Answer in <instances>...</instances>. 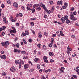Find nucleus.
<instances>
[{
  "label": "nucleus",
  "mask_w": 79,
  "mask_h": 79,
  "mask_svg": "<svg viewBox=\"0 0 79 79\" xmlns=\"http://www.w3.org/2000/svg\"><path fill=\"white\" fill-rule=\"evenodd\" d=\"M60 34L61 36H62L63 37H64V34L63 33L62 31H60Z\"/></svg>",
  "instance_id": "f3484780"
},
{
  "label": "nucleus",
  "mask_w": 79,
  "mask_h": 79,
  "mask_svg": "<svg viewBox=\"0 0 79 79\" xmlns=\"http://www.w3.org/2000/svg\"><path fill=\"white\" fill-rule=\"evenodd\" d=\"M40 5L41 7H42L43 6V5H44V4H43V3H40Z\"/></svg>",
  "instance_id": "3c124183"
},
{
  "label": "nucleus",
  "mask_w": 79,
  "mask_h": 79,
  "mask_svg": "<svg viewBox=\"0 0 79 79\" xmlns=\"http://www.w3.org/2000/svg\"><path fill=\"white\" fill-rule=\"evenodd\" d=\"M1 29H2V30H5V29H6V27H5V26L2 27Z\"/></svg>",
  "instance_id": "473e14b6"
},
{
  "label": "nucleus",
  "mask_w": 79,
  "mask_h": 79,
  "mask_svg": "<svg viewBox=\"0 0 79 79\" xmlns=\"http://www.w3.org/2000/svg\"><path fill=\"white\" fill-rule=\"evenodd\" d=\"M76 54L73 53V54L72 55V57H75V56H76Z\"/></svg>",
  "instance_id": "c03bdc74"
},
{
  "label": "nucleus",
  "mask_w": 79,
  "mask_h": 79,
  "mask_svg": "<svg viewBox=\"0 0 79 79\" xmlns=\"http://www.w3.org/2000/svg\"><path fill=\"white\" fill-rule=\"evenodd\" d=\"M27 9L28 10H29V11H31V8L28 6H27Z\"/></svg>",
  "instance_id": "2f4dec72"
},
{
  "label": "nucleus",
  "mask_w": 79,
  "mask_h": 79,
  "mask_svg": "<svg viewBox=\"0 0 79 79\" xmlns=\"http://www.w3.org/2000/svg\"><path fill=\"white\" fill-rule=\"evenodd\" d=\"M32 13H34V12H35V9L33 8V9H31Z\"/></svg>",
  "instance_id": "7c9ffc66"
},
{
  "label": "nucleus",
  "mask_w": 79,
  "mask_h": 79,
  "mask_svg": "<svg viewBox=\"0 0 79 79\" xmlns=\"http://www.w3.org/2000/svg\"><path fill=\"white\" fill-rule=\"evenodd\" d=\"M3 21L5 24H8V21L6 20V17L3 18Z\"/></svg>",
  "instance_id": "f03ea898"
},
{
  "label": "nucleus",
  "mask_w": 79,
  "mask_h": 79,
  "mask_svg": "<svg viewBox=\"0 0 79 79\" xmlns=\"http://www.w3.org/2000/svg\"><path fill=\"white\" fill-rule=\"evenodd\" d=\"M26 35H28L29 34V32L27 31H25V33Z\"/></svg>",
  "instance_id": "aec40b11"
},
{
  "label": "nucleus",
  "mask_w": 79,
  "mask_h": 79,
  "mask_svg": "<svg viewBox=\"0 0 79 79\" xmlns=\"http://www.w3.org/2000/svg\"><path fill=\"white\" fill-rule=\"evenodd\" d=\"M46 49H47V48H46V46H45V45H43L42 48V49L46 50Z\"/></svg>",
  "instance_id": "a878e982"
},
{
  "label": "nucleus",
  "mask_w": 79,
  "mask_h": 79,
  "mask_svg": "<svg viewBox=\"0 0 79 79\" xmlns=\"http://www.w3.org/2000/svg\"><path fill=\"white\" fill-rule=\"evenodd\" d=\"M49 2H50V4H51V5H52V4H53V2L52 1H50Z\"/></svg>",
  "instance_id": "37998d69"
},
{
  "label": "nucleus",
  "mask_w": 79,
  "mask_h": 79,
  "mask_svg": "<svg viewBox=\"0 0 79 79\" xmlns=\"http://www.w3.org/2000/svg\"><path fill=\"white\" fill-rule=\"evenodd\" d=\"M21 53L22 54H25L26 53V51H21Z\"/></svg>",
  "instance_id": "58836bf2"
},
{
  "label": "nucleus",
  "mask_w": 79,
  "mask_h": 79,
  "mask_svg": "<svg viewBox=\"0 0 79 79\" xmlns=\"http://www.w3.org/2000/svg\"><path fill=\"white\" fill-rule=\"evenodd\" d=\"M74 10V7H72L71 9V10L73 11V10Z\"/></svg>",
  "instance_id": "052dcab7"
},
{
  "label": "nucleus",
  "mask_w": 79,
  "mask_h": 79,
  "mask_svg": "<svg viewBox=\"0 0 79 79\" xmlns=\"http://www.w3.org/2000/svg\"><path fill=\"white\" fill-rule=\"evenodd\" d=\"M20 62H21V63H22V64H24V61L23 60H22L21 59H20Z\"/></svg>",
  "instance_id": "bb28decb"
},
{
  "label": "nucleus",
  "mask_w": 79,
  "mask_h": 79,
  "mask_svg": "<svg viewBox=\"0 0 79 79\" xmlns=\"http://www.w3.org/2000/svg\"><path fill=\"white\" fill-rule=\"evenodd\" d=\"M61 20L62 23H64V22H65V19H64V18L63 17H62L61 18Z\"/></svg>",
  "instance_id": "ddd939ff"
},
{
  "label": "nucleus",
  "mask_w": 79,
  "mask_h": 79,
  "mask_svg": "<svg viewBox=\"0 0 79 79\" xmlns=\"http://www.w3.org/2000/svg\"><path fill=\"white\" fill-rule=\"evenodd\" d=\"M19 61L18 60H15V63H16V64H19Z\"/></svg>",
  "instance_id": "dca6fc26"
},
{
  "label": "nucleus",
  "mask_w": 79,
  "mask_h": 79,
  "mask_svg": "<svg viewBox=\"0 0 79 79\" xmlns=\"http://www.w3.org/2000/svg\"><path fill=\"white\" fill-rule=\"evenodd\" d=\"M42 79H46L45 77L44 76H43L42 77Z\"/></svg>",
  "instance_id": "338daca9"
},
{
  "label": "nucleus",
  "mask_w": 79,
  "mask_h": 79,
  "mask_svg": "<svg viewBox=\"0 0 79 79\" xmlns=\"http://www.w3.org/2000/svg\"><path fill=\"white\" fill-rule=\"evenodd\" d=\"M0 58L4 60H6V56L5 55H3V56L1 55Z\"/></svg>",
  "instance_id": "7ed1b4c3"
},
{
  "label": "nucleus",
  "mask_w": 79,
  "mask_h": 79,
  "mask_svg": "<svg viewBox=\"0 0 79 79\" xmlns=\"http://www.w3.org/2000/svg\"><path fill=\"white\" fill-rule=\"evenodd\" d=\"M7 2L8 4H11V1H8Z\"/></svg>",
  "instance_id": "603ef678"
},
{
  "label": "nucleus",
  "mask_w": 79,
  "mask_h": 79,
  "mask_svg": "<svg viewBox=\"0 0 79 79\" xmlns=\"http://www.w3.org/2000/svg\"><path fill=\"white\" fill-rule=\"evenodd\" d=\"M43 60H44V62L45 63H48V60H47V57L44 56L43 57Z\"/></svg>",
  "instance_id": "f257e3e1"
},
{
  "label": "nucleus",
  "mask_w": 79,
  "mask_h": 79,
  "mask_svg": "<svg viewBox=\"0 0 79 79\" xmlns=\"http://www.w3.org/2000/svg\"><path fill=\"white\" fill-rule=\"evenodd\" d=\"M59 70L61 72H63V73L64 72V71L63 70H62V69H61V68L59 69Z\"/></svg>",
  "instance_id": "5fc2aeb1"
},
{
  "label": "nucleus",
  "mask_w": 79,
  "mask_h": 79,
  "mask_svg": "<svg viewBox=\"0 0 79 79\" xmlns=\"http://www.w3.org/2000/svg\"><path fill=\"white\" fill-rule=\"evenodd\" d=\"M51 40H52L51 41V43H53V42H54V38H51Z\"/></svg>",
  "instance_id": "c756f323"
},
{
  "label": "nucleus",
  "mask_w": 79,
  "mask_h": 79,
  "mask_svg": "<svg viewBox=\"0 0 79 79\" xmlns=\"http://www.w3.org/2000/svg\"><path fill=\"white\" fill-rule=\"evenodd\" d=\"M36 53H37V51H36V50H34V54H35H35H36Z\"/></svg>",
  "instance_id": "bf43d9fd"
},
{
  "label": "nucleus",
  "mask_w": 79,
  "mask_h": 79,
  "mask_svg": "<svg viewBox=\"0 0 79 79\" xmlns=\"http://www.w3.org/2000/svg\"><path fill=\"white\" fill-rule=\"evenodd\" d=\"M74 15H76V11H75L73 12V14Z\"/></svg>",
  "instance_id": "774afa93"
},
{
  "label": "nucleus",
  "mask_w": 79,
  "mask_h": 79,
  "mask_svg": "<svg viewBox=\"0 0 79 79\" xmlns=\"http://www.w3.org/2000/svg\"><path fill=\"white\" fill-rule=\"evenodd\" d=\"M13 5L16 8H17L18 6V3L16 2H15L13 4Z\"/></svg>",
  "instance_id": "20e7f679"
},
{
  "label": "nucleus",
  "mask_w": 79,
  "mask_h": 79,
  "mask_svg": "<svg viewBox=\"0 0 79 79\" xmlns=\"http://www.w3.org/2000/svg\"><path fill=\"white\" fill-rule=\"evenodd\" d=\"M16 46L17 48H19V43H17L16 45Z\"/></svg>",
  "instance_id": "4c0bfd02"
},
{
  "label": "nucleus",
  "mask_w": 79,
  "mask_h": 79,
  "mask_svg": "<svg viewBox=\"0 0 79 79\" xmlns=\"http://www.w3.org/2000/svg\"><path fill=\"white\" fill-rule=\"evenodd\" d=\"M37 67L38 68V69H40V66L39 65H37Z\"/></svg>",
  "instance_id": "680f3d73"
},
{
  "label": "nucleus",
  "mask_w": 79,
  "mask_h": 79,
  "mask_svg": "<svg viewBox=\"0 0 79 79\" xmlns=\"http://www.w3.org/2000/svg\"><path fill=\"white\" fill-rule=\"evenodd\" d=\"M2 75L3 76H6V73L4 72H2Z\"/></svg>",
  "instance_id": "9d476101"
},
{
  "label": "nucleus",
  "mask_w": 79,
  "mask_h": 79,
  "mask_svg": "<svg viewBox=\"0 0 79 79\" xmlns=\"http://www.w3.org/2000/svg\"><path fill=\"white\" fill-rule=\"evenodd\" d=\"M54 47L55 48H57V46H56V44H54Z\"/></svg>",
  "instance_id": "79ce46f5"
},
{
  "label": "nucleus",
  "mask_w": 79,
  "mask_h": 79,
  "mask_svg": "<svg viewBox=\"0 0 79 79\" xmlns=\"http://www.w3.org/2000/svg\"><path fill=\"white\" fill-rule=\"evenodd\" d=\"M64 5L66 7H67V6H68V3H64Z\"/></svg>",
  "instance_id": "de8ad7c7"
},
{
  "label": "nucleus",
  "mask_w": 79,
  "mask_h": 79,
  "mask_svg": "<svg viewBox=\"0 0 79 79\" xmlns=\"http://www.w3.org/2000/svg\"><path fill=\"white\" fill-rule=\"evenodd\" d=\"M19 16H20V17H22L23 16V14L21 13H20L19 14Z\"/></svg>",
  "instance_id": "ea45409f"
},
{
  "label": "nucleus",
  "mask_w": 79,
  "mask_h": 79,
  "mask_svg": "<svg viewBox=\"0 0 79 79\" xmlns=\"http://www.w3.org/2000/svg\"><path fill=\"white\" fill-rule=\"evenodd\" d=\"M67 50H69V51H71V48H69V46H68L67 47Z\"/></svg>",
  "instance_id": "cd10ccee"
},
{
  "label": "nucleus",
  "mask_w": 79,
  "mask_h": 79,
  "mask_svg": "<svg viewBox=\"0 0 79 79\" xmlns=\"http://www.w3.org/2000/svg\"><path fill=\"white\" fill-rule=\"evenodd\" d=\"M73 21H76V20H77V18H76L75 17H74L72 19Z\"/></svg>",
  "instance_id": "c85d7f7f"
},
{
  "label": "nucleus",
  "mask_w": 79,
  "mask_h": 79,
  "mask_svg": "<svg viewBox=\"0 0 79 79\" xmlns=\"http://www.w3.org/2000/svg\"><path fill=\"white\" fill-rule=\"evenodd\" d=\"M12 29H13L12 30H13V31H16V29H15L14 27H12Z\"/></svg>",
  "instance_id": "4d7b16f0"
},
{
  "label": "nucleus",
  "mask_w": 79,
  "mask_h": 79,
  "mask_svg": "<svg viewBox=\"0 0 79 79\" xmlns=\"http://www.w3.org/2000/svg\"><path fill=\"white\" fill-rule=\"evenodd\" d=\"M1 7L2 8H3L5 7V5H4V4H2L1 5Z\"/></svg>",
  "instance_id": "e2e57ef3"
},
{
  "label": "nucleus",
  "mask_w": 79,
  "mask_h": 79,
  "mask_svg": "<svg viewBox=\"0 0 79 79\" xmlns=\"http://www.w3.org/2000/svg\"><path fill=\"white\" fill-rule=\"evenodd\" d=\"M77 70H76V71L77 73V74H79V67H77L76 68Z\"/></svg>",
  "instance_id": "1a4fd4ad"
},
{
  "label": "nucleus",
  "mask_w": 79,
  "mask_h": 79,
  "mask_svg": "<svg viewBox=\"0 0 79 79\" xmlns=\"http://www.w3.org/2000/svg\"><path fill=\"white\" fill-rule=\"evenodd\" d=\"M53 22L55 24H57L58 23V22L56 21H53Z\"/></svg>",
  "instance_id": "864d4df0"
},
{
  "label": "nucleus",
  "mask_w": 79,
  "mask_h": 79,
  "mask_svg": "<svg viewBox=\"0 0 79 79\" xmlns=\"http://www.w3.org/2000/svg\"><path fill=\"white\" fill-rule=\"evenodd\" d=\"M50 61L51 62V63H53V62H54V60L52 59H50Z\"/></svg>",
  "instance_id": "49530a36"
},
{
  "label": "nucleus",
  "mask_w": 79,
  "mask_h": 79,
  "mask_svg": "<svg viewBox=\"0 0 79 79\" xmlns=\"http://www.w3.org/2000/svg\"><path fill=\"white\" fill-rule=\"evenodd\" d=\"M66 53H67V54H68V55H69V54L70 53V51H69V50H67L66 51Z\"/></svg>",
  "instance_id": "e433bc0d"
},
{
  "label": "nucleus",
  "mask_w": 79,
  "mask_h": 79,
  "mask_svg": "<svg viewBox=\"0 0 79 79\" xmlns=\"http://www.w3.org/2000/svg\"><path fill=\"white\" fill-rule=\"evenodd\" d=\"M23 42H24V43L25 44H27V43L26 41V40H23Z\"/></svg>",
  "instance_id": "c9c22d12"
},
{
  "label": "nucleus",
  "mask_w": 79,
  "mask_h": 79,
  "mask_svg": "<svg viewBox=\"0 0 79 79\" xmlns=\"http://www.w3.org/2000/svg\"><path fill=\"white\" fill-rule=\"evenodd\" d=\"M35 6H36L37 7H38V6H39V4H35Z\"/></svg>",
  "instance_id": "09e8293b"
},
{
  "label": "nucleus",
  "mask_w": 79,
  "mask_h": 79,
  "mask_svg": "<svg viewBox=\"0 0 79 79\" xmlns=\"http://www.w3.org/2000/svg\"><path fill=\"white\" fill-rule=\"evenodd\" d=\"M40 60L38 58H36L34 59V61L36 63H37L38 61H39Z\"/></svg>",
  "instance_id": "4468645a"
},
{
  "label": "nucleus",
  "mask_w": 79,
  "mask_h": 79,
  "mask_svg": "<svg viewBox=\"0 0 79 79\" xmlns=\"http://www.w3.org/2000/svg\"><path fill=\"white\" fill-rule=\"evenodd\" d=\"M29 42H32V39H29Z\"/></svg>",
  "instance_id": "0e129e2a"
},
{
  "label": "nucleus",
  "mask_w": 79,
  "mask_h": 79,
  "mask_svg": "<svg viewBox=\"0 0 79 79\" xmlns=\"http://www.w3.org/2000/svg\"><path fill=\"white\" fill-rule=\"evenodd\" d=\"M38 37L39 38H41L42 37V33L41 32L39 33Z\"/></svg>",
  "instance_id": "6ab92c4d"
},
{
  "label": "nucleus",
  "mask_w": 79,
  "mask_h": 79,
  "mask_svg": "<svg viewBox=\"0 0 79 79\" xmlns=\"http://www.w3.org/2000/svg\"><path fill=\"white\" fill-rule=\"evenodd\" d=\"M52 37H56V34H53L52 35Z\"/></svg>",
  "instance_id": "13d9d810"
},
{
  "label": "nucleus",
  "mask_w": 79,
  "mask_h": 79,
  "mask_svg": "<svg viewBox=\"0 0 79 79\" xmlns=\"http://www.w3.org/2000/svg\"><path fill=\"white\" fill-rule=\"evenodd\" d=\"M64 18L65 19V20H67L68 19V16L67 15H65L64 16Z\"/></svg>",
  "instance_id": "412c9836"
},
{
  "label": "nucleus",
  "mask_w": 79,
  "mask_h": 79,
  "mask_svg": "<svg viewBox=\"0 0 79 79\" xmlns=\"http://www.w3.org/2000/svg\"><path fill=\"white\" fill-rule=\"evenodd\" d=\"M29 67L28 65L27 64H25L24 65V68L25 69H26V68H27Z\"/></svg>",
  "instance_id": "4be33fe9"
},
{
  "label": "nucleus",
  "mask_w": 79,
  "mask_h": 79,
  "mask_svg": "<svg viewBox=\"0 0 79 79\" xmlns=\"http://www.w3.org/2000/svg\"><path fill=\"white\" fill-rule=\"evenodd\" d=\"M44 18H47V15H44Z\"/></svg>",
  "instance_id": "8fccbe9b"
},
{
  "label": "nucleus",
  "mask_w": 79,
  "mask_h": 79,
  "mask_svg": "<svg viewBox=\"0 0 79 79\" xmlns=\"http://www.w3.org/2000/svg\"><path fill=\"white\" fill-rule=\"evenodd\" d=\"M49 54L51 56H53V52H49Z\"/></svg>",
  "instance_id": "2eb2a0df"
},
{
  "label": "nucleus",
  "mask_w": 79,
  "mask_h": 79,
  "mask_svg": "<svg viewBox=\"0 0 79 79\" xmlns=\"http://www.w3.org/2000/svg\"><path fill=\"white\" fill-rule=\"evenodd\" d=\"M37 11H39L41 10V8L40 6H39L36 8V9Z\"/></svg>",
  "instance_id": "f8f14e48"
},
{
  "label": "nucleus",
  "mask_w": 79,
  "mask_h": 79,
  "mask_svg": "<svg viewBox=\"0 0 79 79\" xmlns=\"http://www.w3.org/2000/svg\"><path fill=\"white\" fill-rule=\"evenodd\" d=\"M18 49H14V53H16Z\"/></svg>",
  "instance_id": "f704fd0d"
},
{
  "label": "nucleus",
  "mask_w": 79,
  "mask_h": 79,
  "mask_svg": "<svg viewBox=\"0 0 79 79\" xmlns=\"http://www.w3.org/2000/svg\"><path fill=\"white\" fill-rule=\"evenodd\" d=\"M1 44L2 46H6L5 42H2L1 43Z\"/></svg>",
  "instance_id": "b1692460"
},
{
  "label": "nucleus",
  "mask_w": 79,
  "mask_h": 79,
  "mask_svg": "<svg viewBox=\"0 0 79 79\" xmlns=\"http://www.w3.org/2000/svg\"><path fill=\"white\" fill-rule=\"evenodd\" d=\"M55 9V8H54V7H52V8L51 9V12L52 13H53V11H54V10Z\"/></svg>",
  "instance_id": "72a5a7b5"
},
{
  "label": "nucleus",
  "mask_w": 79,
  "mask_h": 79,
  "mask_svg": "<svg viewBox=\"0 0 79 79\" xmlns=\"http://www.w3.org/2000/svg\"><path fill=\"white\" fill-rule=\"evenodd\" d=\"M21 36L22 37H23L24 36H26V34L24 33H23L22 34Z\"/></svg>",
  "instance_id": "393cba45"
},
{
  "label": "nucleus",
  "mask_w": 79,
  "mask_h": 79,
  "mask_svg": "<svg viewBox=\"0 0 79 79\" xmlns=\"http://www.w3.org/2000/svg\"><path fill=\"white\" fill-rule=\"evenodd\" d=\"M28 6H29L30 7L32 6V4H28L27 5Z\"/></svg>",
  "instance_id": "a18cd8bd"
},
{
  "label": "nucleus",
  "mask_w": 79,
  "mask_h": 79,
  "mask_svg": "<svg viewBox=\"0 0 79 79\" xmlns=\"http://www.w3.org/2000/svg\"><path fill=\"white\" fill-rule=\"evenodd\" d=\"M66 24H69V23H70V20H69L68 19H67L66 20Z\"/></svg>",
  "instance_id": "a211bd4d"
},
{
  "label": "nucleus",
  "mask_w": 79,
  "mask_h": 79,
  "mask_svg": "<svg viewBox=\"0 0 79 79\" xmlns=\"http://www.w3.org/2000/svg\"><path fill=\"white\" fill-rule=\"evenodd\" d=\"M5 44L6 45V47H7V46H8V45L10 44V42L8 41H6L5 42Z\"/></svg>",
  "instance_id": "423d86ee"
},
{
  "label": "nucleus",
  "mask_w": 79,
  "mask_h": 79,
  "mask_svg": "<svg viewBox=\"0 0 79 79\" xmlns=\"http://www.w3.org/2000/svg\"><path fill=\"white\" fill-rule=\"evenodd\" d=\"M31 25L33 26L34 25V22H31Z\"/></svg>",
  "instance_id": "69168bd1"
},
{
  "label": "nucleus",
  "mask_w": 79,
  "mask_h": 79,
  "mask_svg": "<svg viewBox=\"0 0 79 79\" xmlns=\"http://www.w3.org/2000/svg\"><path fill=\"white\" fill-rule=\"evenodd\" d=\"M73 17H74V14L73 13H71L70 18L71 20H72L73 19Z\"/></svg>",
  "instance_id": "39448f33"
},
{
  "label": "nucleus",
  "mask_w": 79,
  "mask_h": 79,
  "mask_svg": "<svg viewBox=\"0 0 79 79\" xmlns=\"http://www.w3.org/2000/svg\"><path fill=\"white\" fill-rule=\"evenodd\" d=\"M57 4H58V5H62V2L60 1H59L57 2Z\"/></svg>",
  "instance_id": "9b49d317"
},
{
  "label": "nucleus",
  "mask_w": 79,
  "mask_h": 79,
  "mask_svg": "<svg viewBox=\"0 0 79 79\" xmlns=\"http://www.w3.org/2000/svg\"><path fill=\"white\" fill-rule=\"evenodd\" d=\"M10 33H13L14 34H15L16 33V31L13 30H12L11 29L10 30Z\"/></svg>",
  "instance_id": "0eeeda50"
},
{
  "label": "nucleus",
  "mask_w": 79,
  "mask_h": 79,
  "mask_svg": "<svg viewBox=\"0 0 79 79\" xmlns=\"http://www.w3.org/2000/svg\"><path fill=\"white\" fill-rule=\"evenodd\" d=\"M52 43H50L49 44L48 46L49 47H52Z\"/></svg>",
  "instance_id": "a19ab883"
},
{
  "label": "nucleus",
  "mask_w": 79,
  "mask_h": 79,
  "mask_svg": "<svg viewBox=\"0 0 79 79\" xmlns=\"http://www.w3.org/2000/svg\"><path fill=\"white\" fill-rule=\"evenodd\" d=\"M45 11L47 12V13H48V14H50V13H51L50 10H48L47 9V10H45Z\"/></svg>",
  "instance_id": "5701e85b"
},
{
  "label": "nucleus",
  "mask_w": 79,
  "mask_h": 79,
  "mask_svg": "<svg viewBox=\"0 0 79 79\" xmlns=\"http://www.w3.org/2000/svg\"><path fill=\"white\" fill-rule=\"evenodd\" d=\"M4 35H5V32H3L2 33V36H4Z\"/></svg>",
  "instance_id": "6e6d98bb"
},
{
  "label": "nucleus",
  "mask_w": 79,
  "mask_h": 79,
  "mask_svg": "<svg viewBox=\"0 0 79 79\" xmlns=\"http://www.w3.org/2000/svg\"><path fill=\"white\" fill-rule=\"evenodd\" d=\"M42 7L43 8V9H44V10L45 11H47V7H45V5L44 4Z\"/></svg>",
  "instance_id": "6e6552de"
}]
</instances>
